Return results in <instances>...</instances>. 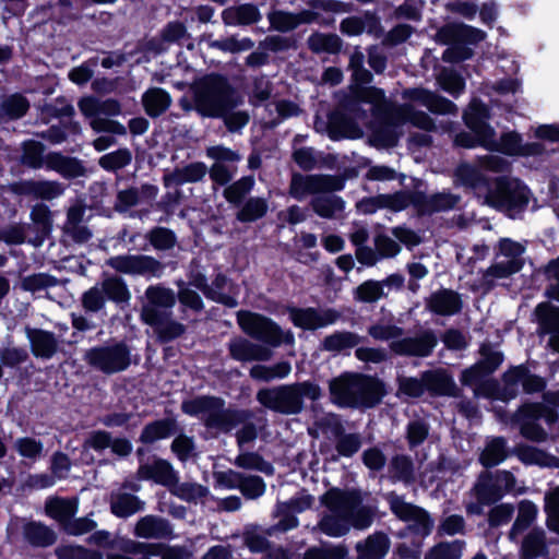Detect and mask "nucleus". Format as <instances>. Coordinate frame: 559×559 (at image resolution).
<instances>
[{
  "label": "nucleus",
  "mask_w": 559,
  "mask_h": 559,
  "mask_svg": "<svg viewBox=\"0 0 559 559\" xmlns=\"http://www.w3.org/2000/svg\"><path fill=\"white\" fill-rule=\"evenodd\" d=\"M267 211L269 204L264 198L250 197L239 206L236 219L243 224L253 223L264 217Z\"/></svg>",
  "instance_id": "46"
},
{
  "label": "nucleus",
  "mask_w": 559,
  "mask_h": 559,
  "mask_svg": "<svg viewBox=\"0 0 559 559\" xmlns=\"http://www.w3.org/2000/svg\"><path fill=\"white\" fill-rule=\"evenodd\" d=\"M173 533L171 524L156 515L141 518L134 526V535L145 539H160L169 537Z\"/></svg>",
  "instance_id": "30"
},
{
  "label": "nucleus",
  "mask_w": 559,
  "mask_h": 559,
  "mask_svg": "<svg viewBox=\"0 0 559 559\" xmlns=\"http://www.w3.org/2000/svg\"><path fill=\"white\" fill-rule=\"evenodd\" d=\"M308 48L313 53L326 52L336 55L341 51L343 41L336 34H323L316 32L307 40Z\"/></svg>",
  "instance_id": "52"
},
{
  "label": "nucleus",
  "mask_w": 559,
  "mask_h": 559,
  "mask_svg": "<svg viewBox=\"0 0 559 559\" xmlns=\"http://www.w3.org/2000/svg\"><path fill=\"white\" fill-rule=\"evenodd\" d=\"M538 509L531 500H523L519 504L518 515L510 528L509 538L515 540L516 536L524 533L536 520Z\"/></svg>",
  "instance_id": "45"
},
{
  "label": "nucleus",
  "mask_w": 559,
  "mask_h": 559,
  "mask_svg": "<svg viewBox=\"0 0 559 559\" xmlns=\"http://www.w3.org/2000/svg\"><path fill=\"white\" fill-rule=\"evenodd\" d=\"M55 554L58 559H104L100 551L81 545H62L56 548Z\"/></svg>",
  "instance_id": "64"
},
{
  "label": "nucleus",
  "mask_w": 559,
  "mask_h": 559,
  "mask_svg": "<svg viewBox=\"0 0 559 559\" xmlns=\"http://www.w3.org/2000/svg\"><path fill=\"white\" fill-rule=\"evenodd\" d=\"M340 32L348 37H355L366 32L374 38L384 34L381 19L376 11L366 10L361 15H352L343 19L340 23Z\"/></svg>",
  "instance_id": "16"
},
{
  "label": "nucleus",
  "mask_w": 559,
  "mask_h": 559,
  "mask_svg": "<svg viewBox=\"0 0 559 559\" xmlns=\"http://www.w3.org/2000/svg\"><path fill=\"white\" fill-rule=\"evenodd\" d=\"M288 192L292 198L298 201H301L307 194H319L317 175L294 173L292 175Z\"/></svg>",
  "instance_id": "53"
},
{
  "label": "nucleus",
  "mask_w": 559,
  "mask_h": 559,
  "mask_svg": "<svg viewBox=\"0 0 559 559\" xmlns=\"http://www.w3.org/2000/svg\"><path fill=\"white\" fill-rule=\"evenodd\" d=\"M171 103V97L162 88H151L143 95V105L146 112L156 117L164 112Z\"/></svg>",
  "instance_id": "58"
},
{
  "label": "nucleus",
  "mask_w": 559,
  "mask_h": 559,
  "mask_svg": "<svg viewBox=\"0 0 559 559\" xmlns=\"http://www.w3.org/2000/svg\"><path fill=\"white\" fill-rule=\"evenodd\" d=\"M504 490L498 479L486 473L475 485V496L479 504L490 506L502 499Z\"/></svg>",
  "instance_id": "39"
},
{
  "label": "nucleus",
  "mask_w": 559,
  "mask_h": 559,
  "mask_svg": "<svg viewBox=\"0 0 559 559\" xmlns=\"http://www.w3.org/2000/svg\"><path fill=\"white\" fill-rule=\"evenodd\" d=\"M321 503L333 513H345L361 504V496L357 490H343L337 487L329 489L320 498Z\"/></svg>",
  "instance_id": "24"
},
{
  "label": "nucleus",
  "mask_w": 559,
  "mask_h": 559,
  "mask_svg": "<svg viewBox=\"0 0 559 559\" xmlns=\"http://www.w3.org/2000/svg\"><path fill=\"white\" fill-rule=\"evenodd\" d=\"M312 211L322 218H333L336 213L343 212L345 201L335 194H318L310 201Z\"/></svg>",
  "instance_id": "43"
},
{
  "label": "nucleus",
  "mask_w": 559,
  "mask_h": 559,
  "mask_svg": "<svg viewBox=\"0 0 559 559\" xmlns=\"http://www.w3.org/2000/svg\"><path fill=\"white\" fill-rule=\"evenodd\" d=\"M522 135L516 131L503 132L499 140L490 138L489 152H498L507 156H520L522 150Z\"/></svg>",
  "instance_id": "48"
},
{
  "label": "nucleus",
  "mask_w": 559,
  "mask_h": 559,
  "mask_svg": "<svg viewBox=\"0 0 559 559\" xmlns=\"http://www.w3.org/2000/svg\"><path fill=\"white\" fill-rule=\"evenodd\" d=\"M45 166L60 174L63 178L73 179L85 175V168L82 163L61 153H49L45 156Z\"/></svg>",
  "instance_id": "31"
},
{
  "label": "nucleus",
  "mask_w": 559,
  "mask_h": 559,
  "mask_svg": "<svg viewBox=\"0 0 559 559\" xmlns=\"http://www.w3.org/2000/svg\"><path fill=\"white\" fill-rule=\"evenodd\" d=\"M302 559H349V555L348 548L344 544H324L308 547Z\"/></svg>",
  "instance_id": "59"
},
{
  "label": "nucleus",
  "mask_w": 559,
  "mask_h": 559,
  "mask_svg": "<svg viewBox=\"0 0 559 559\" xmlns=\"http://www.w3.org/2000/svg\"><path fill=\"white\" fill-rule=\"evenodd\" d=\"M426 392L430 396H452L459 395V389L452 374L444 368L429 369L424 371Z\"/></svg>",
  "instance_id": "22"
},
{
  "label": "nucleus",
  "mask_w": 559,
  "mask_h": 559,
  "mask_svg": "<svg viewBox=\"0 0 559 559\" xmlns=\"http://www.w3.org/2000/svg\"><path fill=\"white\" fill-rule=\"evenodd\" d=\"M508 457L507 440L504 437H495L487 442L479 456L480 464L491 468L502 463Z\"/></svg>",
  "instance_id": "49"
},
{
  "label": "nucleus",
  "mask_w": 559,
  "mask_h": 559,
  "mask_svg": "<svg viewBox=\"0 0 559 559\" xmlns=\"http://www.w3.org/2000/svg\"><path fill=\"white\" fill-rule=\"evenodd\" d=\"M388 477L391 483L411 485L415 481V464L407 454H394L388 465Z\"/></svg>",
  "instance_id": "32"
},
{
  "label": "nucleus",
  "mask_w": 559,
  "mask_h": 559,
  "mask_svg": "<svg viewBox=\"0 0 559 559\" xmlns=\"http://www.w3.org/2000/svg\"><path fill=\"white\" fill-rule=\"evenodd\" d=\"M341 108L342 110H334L328 117L329 138L333 141L360 138L362 131L356 121L359 118Z\"/></svg>",
  "instance_id": "18"
},
{
  "label": "nucleus",
  "mask_w": 559,
  "mask_h": 559,
  "mask_svg": "<svg viewBox=\"0 0 559 559\" xmlns=\"http://www.w3.org/2000/svg\"><path fill=\"white\" fill-rule=\"evenodd\" d=\"M531 195L530 188L519 178L500 176L489 182L485 203L514 219L526 211Z\"/></svg>",
  "instance_id": "4"
},
{
  "label": "nucleus",
  "mask_w": 559,
  "mask_h": 559,
  "mask_svg": "<svg viewBox=\"0 0 559 559\" xmlns=\"http://www.w3.org/2000/svg\"><path fill=\"white\" fill-rule=\"evenodd\" d=\"M486 38V33L477 27L452 22L442 25L436 33V41L448 46L441 59L445 63L457 64L474 57L471 45H477Z\"/></svg>",
  "instance_id": "5"
},
{
  "label": "nucleus",
  "mask_w": 559,
  "mask_h": 559,
  "mask_svg": "<svg viewBox=\"0 0 559 559\" xmlns=\"http://www.w3.org/2000/svg\"><path fill=\"white\" fill-rule=\"evenodd\" d=\"M336 437L335 450L340 456L353 457L361 448V439L358 433H346L341 424L334 428Z\"/></svg>",
  "instance_id": "54"
},
{
  "label": "nucleus",
  "mask_w": 559,
  "mask_h": 559,
  "mask_svg": "<svg viewBox=\"0 0 559 559\" xmlns=\"http://www.w3.org/2000/svg\"><path fill=\"white\" fill-rule=\"evenodd\" d=\"M437 344L438 338L435 332L431 330H425L414 337L407 336L392 341L389 347L396 356L428 357L432 354Z\"/></svg>",
  "instance_id": "14"
},
{
  "label": "nucleus",
  "mask_w": 559,
  "mask_h": 559,
  "mask_svg": "<svg viewBox=\"0 0 559 559\" xmlns=\"http://www.w3.org/2000/svg\"><path fill=\"white\" fill-rule=\"evenodd\" d=\"M352 78L354 84L350 86L349 93L341 99L340 107L364 120L368 117V111L362 108V105L368 104L372 106V114L378 116L380 107L385 104L384 90L366 86L372 82L373 75L365 67L353 71Z\"/></svg>",
  "instance_id": "7"
},
{
  "label": "nucleus",
  "mask_w": 559,
  "mask_h": 559,
  "mask_svg": "<svg viewBox=\"0 0 559 559\" xmlns=\"http://www.w3.org/2000/svg\"><path fill=\"white\" fill-rule=\"evenodd\" d=\"M524 265L522 260H509L490 265L483 275L481 285L488 292L495 287V282L488 277L507 278L519 273Z\"/></svg>",
  "instance_id": "44"
},
{
  "label": "nucleus",
  "mask_w": 559,
  "mask_h": 559,
  "mask_svg": "<svg viewBox=\"0 0 559 559\" xmlns=\"http://www.w3.org/2000/svg\"><path fill=\"white\" fill-rule=\"evenodd\" d=\"M430 426L423 419L417 418L409 420L405 429V439L409 450L420 447L429 437Z\"/></svg>",
  "instance_id": "63"
},
{
  "label": "nucleus",
  "mask_w": 559,
  "mask_h": 559,
  "mask_svg": "<svg viewBox=\"0 0 559 559\" xmlns=\"http://www.w3.org/2000/svg\"><path fill=\"white\" fill-rule=\"evenodd\" d=\"M105 296L117 304L128 302L131 294L126 282L118 276H106L100 284Z\"/></svg>",
  "instance_id": "61"
},
{
  "label": "nucleus",
  "mask_w": 559,
  "mask_h": 559,
  "mask_svg": "<svg viewBox=\"0 0 559 559\" xmlns=\"http://www.w3.org/2000/svg\"><path fill=\"white\" fill-rule=\"evenodd\" d=\"M255 400L264 408L277 414L298 415L301 413L293 384L262 388L257 392Z\"/></svg>",
  "instance_id": "11"
},
{
  "label": "nucleus",
  "mask_w": 559,
  "mask_h": 559,
  "mask_svg": "<svg viewBox=\"0 0 559 559\" xmlns=\"http://www.w3.org/2000/svg\"><path fill=\"white\" fill-rule=\"evenodd\" d=\"M402 124L403 120L401 112L385 115L371 128V144L382 148L395 147L399 144V140L402 134L399 130V127Z\"/></svg>",
  "instance_id": "17"
},
{
  "label": "nucleus",
  "mask_w": 559,
  "mask_h": 559,
  "mask_svg": "<svg viewBox=\"0 0 559 559\" xmlns=\"http://www.w3.org/2000/svg\"><path fill=\"white\" fill-rule=\"evenodd\" d=\"M24 538L32 546L35 547H48L56 543V533L40 522H26L23 525Z\"/></svg>",
  "instance_id": "42"
},
{
  "label": "nucleus",
  "mask_w": 559,
  "mask_h": 559,
  "mask_svg": "<svg viewBox=\"0 0 559 559\" xmlns=\"http://www.w3.org/2000/svg\"><path fill=\"white\" fill-rule=\"evenodd\" d=\"M390 511L407 525L401 531V537L412 536L421 542L428 537L435 527V520L423 507L406 502L404 496L390 491L385 495Z\"/></svg>",
  "instance_id": "8"
},
{
  "label": "nucleus",
  "mask_w": 559,
  "mask_h": 559,
  "mask_svg": "<svg viewBox=\"0 0 559 559\" xmlns=\"http://www.w3.org/2000/svg\"><path fill=\"white\" fill-rule=\"evenodd\" d=\"M139 475L145 479H153L155 483L173 487L175 486V478L173 466L165 460H155L151 464L142 465L139 468Z\"/></svg>",
  "instance_id": "40"
},
{
  "label": "nucleus",
  "mask_w": 559,
  "mask_h": 559,
  "mask_svg": "<svg viewBox=\"0 0 559 559\" xmlns=\"http://www.w3.org/2000/svg\"><path fill=\"white\" fill-rule=\"evenodd\" d=\"M83 359L91 368L105 374H114L130 366L131 354L124 343L118 342L88 348Z\"/></svg>",
  "instance_id": "10"
},
{
  "label": "nucleus",
  "mask_w": 559,
  "mask_h": 559,
  "mask_svg": "<svg viewBox=\"0 0 559 559\" xmlns=\"http://www.w3.org/2000/svg\"><path fill=\"white\" fill-rule=\"evenodd\" d=\"M390 538L382 532L370 534L365 540L357 543L356 559H384L390 550Z\"/></svg>",
  "instance_id": "28"
},
{
  "label": "nucleus",
  "mask_w": 559,
  "mask_h": 559,
  "mask_svg": "<svg viewBox=\"0 0 559 559\" xmlns=\"http://www.w3.org/2000/svg\"><path fill=\"white\" fill-rule=\"evenodd\" d=\"M331 401L338 407L370 409L378 406L386 394L383 380L376 374L344 372L329 384Z\"/></svg>",
  "instance_id": "3"
},
{
  "label": "nucleus",
  "mask_w": 559,
  "mask_h": 559,
  "mask_svg": "<svg viewBox=\"0 0 559 559\" xmlns=\"http://www.w3.org/2000/svg\"><path fill=\"white\" fill-rule=\"evenodd\" d=\"M229 356L237 361H265L272 356L270 348L254 344L247 338L237 337L228 343Z\"/></svg>",
  "instance_id": "27"
},
{
  "label": "nucleus",
  "mask_w": 559,
  "mask_h": 559,
  "mask_svg": "<svg viewBox=\"0 0 559 559\" xmlns=\"http://www.w3.org/2000/svg\"><path fill=\"white\" fill-rule=\"evenodd\" d=\"M120 552H109L106 559H151V556H162V559H175L174 550L164 544H147L132 539L123 540Z\"/></svg>",
  "instance_id": "15"
},
{
  "label": "nucleus",
  "mask_w": 559,
  "mask_h": 559,
  "mask_svg": "<svg viewBox=\"0 0 559 559\" xmlns=\"http://www.w3.org/2000/svg\"><path fill=\"white\" fill-rule=\"evenodd\" d=\"M360 336L350 331H334L322 341V349L331 353H341L352 349L360 343Z\"/></svg>",
  "instance_id": "47"
},
{
  "label": "nucleus",
  "mask_w": 559,
  "mask_h": 559,
  "mask_svg": "<svg viewBox=\"0 0 559 559\" xmlns=\"http://www.w3.org/2000/svg\"><path fill=\"white\" fill-rule=\"evenodd\" d=\"M78 106L81 112L87 118L100 115L118 116L121 112L119 102L112 98L99 99L94 96H87L80 99Z\"/></svg>",
  "instance_id": "37"
},
{
  "label": "nucleus",
  "mask_w": 559,
  "mask_h": 559,
  "mask_svg": "<svg viewBox=\"0 0 559 559\" xmlns=\"http://www.w3.org/2000/svg\"><path fill=\"white\" fill-rule=\"evenodd\" d=\"M292 323L305 331H316L332 325L341 318V312L334 308L320 310L313 307H292L288 310Z\"/></svg>",
  "instance_id": "12"
},
{
  "label": "nucleus",
  "mask_w": 559,
  "mask_h": 559,
  "mask_svg": "<svg viewBox=\"0 0 559 559\" xmlns=\"http://www.w3.org/2000/svg\"><path fill=\"white\" fill-rule=\"evenodd\" d=\"M181 409L185 414L200 417L209 430L229 433L239 425L242 427L236 432L239 448L253 442L258 438V429L251 421L253 413L243 408H226L225 400L214 395H202L183 401Z\"/></svg>",
  "instance_id": "1"
},
{
  "label": "nucleus",
  "mask_w": 559,
  "mask_h": 559,
  "mask_svg": "<svg viewBox=\"0 0 559 559\" xmlns=\"http://www.w3.org/2000/svg\"><path fill=\"white\" fill-rule=\"evenodd\" d=\"M237 323L249 337L270 347H280L282 344L294 345L295 336L292 331L283 329L271 318L250 310L237 312Z\"/></svg>",
  "instance_id": "9"
},
{
  "label": "nucleus",
  "mask_w": 559,
  "mask_h": 559,
  "mask_svg": "<svg viewBox=\"0 0 559 559\" xmlns=\"http://www.w3.org/2000/svg\"><path fill=\"white\" fill-rule=\"evenodd\" d=\"M549 552L546 533L539 526L533 527L523 538L520 557L521 559H536L547 556Z\"/></svg>",
  "instance_id": "34"
},
{
  "label": "nucleus",
  "mask_w": 559,
  "mask_h": 559,
  "mask_svg": "<svg viewBox=\"0 0 559 559\" xmlns=\"http://www.w3.org/2000/svg\"><path fill=\"white\" fill-rule=\"evenodd\" d=\"M319 528L330 537H342L349 531V521L343 513L325 514L319 522Z\"/></svg>",
  "instance_id": "60"
},
{
  "label": "nucleus",
  "mask_w": 559,
  "mask_h": 559,
  "mask_svg": "<svg viewBox=\"0 0 559 559\" xmlns=\"http://www.w3.org/2000/svg\"><path fill=\"white\" fill-rule=\"evenodd\" d=\"M12 191L20 195L51 201L63 194L64 187L62 183L51 180H24L14 183Z\"/></svg>",
  "instance_id": "20"
},
{
  "label": "nucleus",
  "mask_w": 559,
  "mask_h": 559,
  "mask_svg": "<svg viewBox=\"0 0 559 559\" xmlns=\"http://www.w3.org/2000/svg\"><path fill=\"white\" fill-rule=\"evenodd\" d=\"M261 20L259 8L253 3H242L223 10L222 21L225 25H251Z\"/></svg>",
  "instance_id": "33"
},
{
  "label": "nucleus",
  "mask_w": 559,
  "mask_h": 559,
  "mask_svg": "<svg viewBox=\"0 0 559 559\" xmlns=\"http://www.w3.org/2000/svg\"><path fill=\"white\" fill-rule=\"evenodd\" d=\"M25 335L36 358L50 359L59 350L60 341L52 332L26 326Z\"/></svg>",
  "instance_id": "21"
},
{
  "label": "nucleus",
  "mask_w": 559,
  "mask_h": 559,
  "mask_svg": "<svg viewBox=\"0 0 559 559\" xmlns=\"http://www.w3.org/2000/svg\"><path fill=\"white\" fill-rule=\"evenodd\" d=\"M420 202L418 204V216L432 215L455 209L461 201L459 194L451 192H436L431 195L420 190Z\"/></svg>",
  "instance_id": "26"
},
{
  "label": "nucleus",
  "mask_w": 559,
  "mask_h": 559,
  "mask_svg": "<svg viewBox=\"0 0 559 559\" xmlns=\"http://www.w3.org/2000/svg\"><path fill=\"white\" fill-rule=\"evenodd\" d=\"M489 118L488 107L481 103H475L469 107L463 116L466 128L471 131H480L481 133H490L496 135L495 129L487 121Z\"/></svg>",
  "instance_id": "41"
},
{
  "label": "nucleus",
  "mask_w": 559,
  "mask_h": 559,
  "mask_svg": "<svg viewBox=\"0 0 559 559\" xmlns=\"http://www.w3.org/2000/svg\"><path fill=\"white\" fill-rule=\"evenodd\" d=\"M454 175L461 185L471 189L488 188L490 182L480 170L469 164L459 165Z\"/></svg>",
  "instance_id": "56"
},
{
  "label": "nucleus",
  "mask_w": 559,
  "mask_h": 559,
  "mask_svg": "<svg viewBox=\"0 0 559 559\" xmlns=\"http://www.w3.org/2000/svg\"><path fill=\"white\" fill-rule=\"evenodd\" d=\"M306 4L311 10H301L295 13L297 27L301 24H311L316 22L319 14L314 10H321L331 13H349L353 11V4L341 0H308Z\"/></svg>",
  "instance_id": "25"
},
{
  "label": "nucleus",
  "mask_w": 559,
  "mask_h": 559,
  "mask_svg": "<svg viewBox=\"0 0 559 559\" xmlns=\"http://www.w3.org/2000/svg\"><path fill=\"white\" fill-rule=\"evenodd\" d=\"M465 542H439L426 554L425 559H461Z\"/></svg>",
  "instance_id": "62"
},
{
  "label": "nucleus",
  "mask_w": 559,
  "mask_h": 559,
  "mask_svg": "<svg viewBox=\"0 0 559 559\" xmlns=\"http://www.w3.org/2000/svg\"><path fill=\"white\" fill-rule=\"evenodd\" d=\"M536 321L543 334H549V346L559 353V307L540 302L534 310Z\"/></svg>",
  "instance_id": "23"
},
{
  "label": "nucleus",
  "mask_w": 559,
  "mask_h": 559,
  "mask_svg": "<svg viewBox=\"0 0 559 559\" xmlns=\"http://www.w3.org/2000/svg\"><path fill=\"white\" fill-rule=\"evenodd\" d=\"M29 216L36 235L28 242L36 247L41 246L52 229L51 212L47 205L38 203L32 207Z\"/></svg>",
  "instance_id": "36"
},
{
  "label": "nucleus",
  "mask_w": 559,
  "mask_h": 559,
  "mask_svg": "<svg viewBox=\"0 0 559 559\" xmlns=\"http://www.w3.org/2000/svg\"><path fill=\"white\" fill-rule=\"evenodd\" d=\"M29 108V102L20 94L0 99V122L22 118Z\"/></svg>",
  "instance_id": "51"
},
{
  "label": "nucleus",
  "mask_w": 559,
  "mask_h": 559,
  "mask_svg": "<svg viewBox=\"0 0 559 559\" xmlns=\"http://www.w3.org/2000/svg\"><path fill=\"white\" fill-rule=\"evenodd\" d=\"M254 186L253 176H243L224 189L223 195L225 200L236 207H239L246 195Z\"/></svg>",
  "instance_id": "57"
},
{
  "label": "nucleus",
  "mask_w": 559,
  "mask_h": 559,
  "mask_svg": "<svg viewBox=\"0 0 559 559\" xmlns=\"http://www.w3.org/2000/svg\"><path fill=\"white\" fill-rule=\"evenodd\" d=\"M428 311L436 316L451 317L460 313L463 309V300L461 295L450 288H443L432 292L425 299Z\"/></svg>",
  "instance_id": "19"
},
{
  "label": "nucleus",
  "mask_w": 559,
  "mask_h": 559,
  "mask_svg": "<svg viewBox=\"0 0 559 559\" xmlns=\"http://www.w3.org/2000/svg\"><path fill=\"white\" fill-rule=\"evenodd\" d=\"M46 513L57 520L62 526L73 518L78 510V502L75 500L66 499H51L46 503Z\"/></svg>",
  "instance_id": "55"
},
{
  "label": "nucleus",
  "mask_w": 559,
  "mask_h": 559,
  "mask_svg": "<svg viewBox=\"0 0 559 559\" xmlns=\"http://www.w3.org/2000/svg\"><path fill=\"white\" fill-rule=\"evenodd\" d=\"M156 195V188L151 185H144L141 188H129L121 190L117 194L115 209L118 212H126L132 206L140 204L144 200H151Z\"/></svg>",
  "instance_id": "38"
},
{
  "label": "nucleus",
  "mask_w": 559,
  "mask_h": 559,
  "mask_svg": "<svg viewBox=\"0 0 559 559\" xmlns=\"http://www.w3.org/2000/svg\"><path fill=\"white\" fill-rule=\"evenodd\" d=\"M180 57L181 53H177V70L183 69L187 78L177 81V91L190 87L195 103L206 109L210 116H225L241 103L236 88L225 75L211 73L198 78L194 69L189 66H182Z\"/></svg>",
  "instance_id": "2"
},
{
  "label": "nucleus",
  "mask_w": 559,
  "mask_h": 559,
  "mask_svg": "<svg viewBox=\"0 0 559 559\" xmlns=\"http://www.w3.org/2000/svg\"><path fill=\"white\" fill-rule=\"evenodd\" d=\"M514 454L525 465H536L539 467H559V457L547 451L528 445L520 444L515 447Z\"/></svg>",
  "instance_id": "35"
},
{
  "label": "nucleus",
  "mask_w": 559,
  "mask_h": 559,
  "mask_svg": "<svg viewBox=\"0 0 559 559\" xmlns=\"http://www.w3.org/2000/svg\"><path fill=\"white\" fill-rule=\"evenodd\" d=\"M144 503L138 497L127 492H116L110 498L111 512L119 518H128L141 510Z\"/></svg>",
  "instance_id": "50"
},
{
  "label": "nucleus",
  "mask_w": 559,
  "mask_h": 559,
  "mask_svg": "<svg viewBox=\"0 0 559 559\" xmlns=\"http://www.w3.org/2000/svg\"><path fill=\"white\" fill-rule=\"evenodd\" d=\"M424 181L419 178H413V190H399L394 193H385L386 209L393 212H402L408 206H413L418 214V204L420 202V188Z\"/></svg>",
  "instance_id": "29"
},
{
  "label": "nucleus",
  "mask_w": 559,
  "mask_h": 559,
  "mask_svg": "<svg viewBox=\"0 0 559 559\" xmlns=\"http://www.w3.org/2000/svg\"><path fill=\"white\" fill-rule=\"evenodd\" d=\"M106 264L116 272L140 276H157L163 269L159 261L144 254L111 257L106 261Z\"/></svg>",
  "instance_id": "13"
},
{
  "label": "nucleus",
  "mask_w": 559,
  "mask_h": 559,
  "mask_svg": "<svg viewBox=\"0 0 559 559\" xmlns=\"http://www.w3.org/2000/svg\"><path fill=\"white\" fill-rule=\"evenodd\" d=\"M145 296L147 304L142 307L141 319L153 328L162 343H167L175 337V322L171 307L174 294L169 288L150 286Z\"/></svg>",
  "instance_id": "6"
}]
</instances>
